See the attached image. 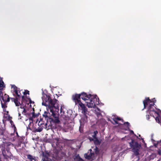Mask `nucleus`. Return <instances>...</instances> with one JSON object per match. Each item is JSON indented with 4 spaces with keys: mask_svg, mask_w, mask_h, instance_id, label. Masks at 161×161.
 Listing matches in <instances>:
<instances>
[{
    "mask_svg": "<svg viewBox=\"0 0 161 161\" xmlns=\"http://www.w3.org/2000/svg\"><path fill=\"white\" fill-rule=\"evenodd\" d=\"M92 96L91 94H87L86 93L82 92L80 94H75L72 96V99L75 104H78L81 108L82 113L84 116H86L87 109L85 105L80 100V98L86 102L88 99H90Z\"/></svg>",
    "mask_w": 161,
    "mask_h": 161,
    "instance_id": "obj_1",
    "label": "nucleus"
},
{
    "mask_svg": "<svg viewBox=\"0 0 161 161\" xmlns=\"http://www.w3.org/2000/svg\"><path fill=\"white\" fill-rule=\"evenodd\" d=\"M42 104L43 105L46 106L49 105L48 110H50L51 108L54 109L56 108L57 106H59L58 103V101L56 99H54L52 100L50 96L46 94H43L42 97Z\"/></svg>",
    "mask_w": 161,
    "mask_h": 161,
    "instance_id": "obj_2",
    "label": "nucleus"
},
{
    "mask_svg": "<svg viewBox=\"0 0 161 161\" xmlns=\"http://www.w3.org/2000/svg\"><path fill=\"white\" fill-rule=\"evenodd\" d=\"M59 106H57L56 108L53 109L51 108L50 112L51 113V117L50 118L49 121L51 124L52 123L58 124L60 122L59 119L58 111Z\"/></svg>",
    "mask_w": 161,
    "mask_h": 161,
    "instance_id": "obj_3",
    "label": "nucleus"
},
{
    "mask_svg": "<svg viewBox=\"0 0 161 161\" xmlns=\"http://www.w3.org/2000/svg\"><path fill=\"white\" fill-rule=\"evenodd\" d=\"M129 144L132 148V151L135 155L137 156L139 154V150L141 147L140 144H138V142H135L134 140L132 139Z\"/></svg>",
    "mask_w": 161,
    "mask_h": 161,
    "instance_id": "obj_4",
    "label": "nucleus"
},
{
    "mask_svg": "<svg viewBox=\"0 0 161 161\" xmlns=\"http://www.w3.org/2000/svg\"><path fill=\"white\" fill-rule=\"evenodd\" d=\"M6 97H7V99H4L3 97H2V100L3 101V102H4V103H3L2 102H1V106L2 108L3 109V111L4 112H6V108H7V104L6 103V102H9L10 101V98L9 97L8 95H6Z\"/></svg>",
    "mask_w": 161,
    "mask_h": 161,
    "instance_id": "obj_5",
    "label": "nucleus"
},
{
    "mask_svg": "<svg viewBox=\"0 0 161 161\" xmlns=\"http://www.w3.org/2000/svg\"><path fill=\"white\" fill-rule=\"evenodd\" d=\"M153 101L155 102V103L156 102V100L154 98L152 100H151L149 99V97H146L145 100H144L143 101L144 107V108H145L147 106L148 103H149L150 104V103H152V104H153Z\"/></svg>",
    "mask_w": 161,
    "mask_h": 161,
    "instance_id": "obj_6",
    "label": "nucleus"
},
{
    "mask_svg": "<svg viewBox=\"0 0 161 161\" xmlns=\"http://www.w3.org/2000/svg\"><path fill=\"white\" fill-rule=\"evenodd\" d=\"M73 128L72 126L69 123H65L63 127V130L65 132L69 131V130H71Z\"/></svg>",
    "mask_w": 161,
    "mask_h": 161,
    "instance_id": "obj_7",
    "label": "nucleus"
},
{
    "mask_svg": "<svg viewBox=\"0 0 161 161\" xmlns=\"http://www.w3.org/2000/svg\"><path fill=\"white\" fill-rule=\"evenodd\" d=\"M86 105L88 108H93L95 106L94 102L93 101L92 98L90 97V99H88L87 101H86Z\"/></svg>",
    "mask_w": 161,
    "mask_h": 161,
    "instance_id": "obj_8",
    "label": "nucleus"
},
{
    "mask_svg": "<svg viewBox=\"0 0 161 161\" xmlns=\"http://www.w3.org/2000/svg\"><path fill=\"white\" fill-rule=\"evenodd\" d=\"M44 125V124L42 123V122H41L40 121H39L38 123V125L39 126L38 128H35L34 129V131L36 132H40L43 130V126Z\"/></svg>",
    "mask_w": 161,
    "mask_h": 161,
    "instance_id": "obj_9",
    "label": "nucleus"
},
{
    "mask_svg": "<svg viewBox=\"0 0 161 161\" xmlns=\"http://www.w3.org/2000/svg\"><path fill=\"white\" fill-rule=\"evenodd\" d=\"M153 104H150L148 107V111L149 112L150 114V112H154L155 113L158 114L155 110V109L154 108L155 102H153ZM151 115V114H150Z\"/></svg>",
    "mask_w": 161,
    "mask_h": 161,
    "instance_id": "obj_10",
    "label": "nucleus"
},
{
    "mask_svg": "<svg viewBox=\"0 0 161 161\" xmlns=\"http://www.w3.org/2000/svg\"><path fill=\"white\" fill-rule=\"evenodd\" d=\"M43 115L45 118V120H46L47 122H48V120L50 119V118L52 116L50 113L47 112H45Z\"/></svg>",
    "mask_w": 161,
    "mask_h": 161,
    "instance_id": "obj_11",
    "label": "nucleus"
},
{
    "mask_svg": "<svg viewBox=\"0 0 161 161\" xmlns=\"http://www.w3.org/2000/svg\"><path fill=\"white\" fill-rule=\"evenodd\" d=\"M12 88H13L15 94L17 95V97L19 98L21 97V94L20 93V94H19L18 92V91L19 90H18V88L14 85L12 86Z\"/></svg>",
    "mask_w": 161,
    "mask_h": 161,
    "instance_id": "obj_12",
    "label": "nucleus"
},
{
    "mask_svg": "<svg viewBox=\"0 0 161 161\" xmlns=\"http://www.w3.org/2000/svg\"><path fill=\"white\" fill-rule=\"evenodd\" d=\"M27 159L30 161H37L36 157L33 156L31 154L27 155Z\"/></svg>",
    "mask_w": 161,
    "mask_h": 161,
    "instance_id": "obj_13",
    "label": "nucleus"
},
{
    "mask_svg": "<svg viewBox=\"0 0 161 161\" xmlns=\"http://www.w3.org/2000/svg\"><path fill=\"white\" fill-rule=\"evenodd\" d=\"M11 99L12 101H14L16 106H19L20 104V103L18 101V99L17 97H16L15 98H11Z\"/></svg>",
    "mask_w": 161,
    "mask_h": 161,
    "instance_id": "obj_14",
    "label": "nucleus"
},
{
    "mask_svg": "<svg viewBox=\"0 0 161 161\" xmlns=\"http://www.w3.org/2000/svg\"><path fill=\"white\" fill-rule=\"evenodd\" d=\"M94 153H91L89 155L86 153L85 154L84 156L88 160H91L92 158V155H94Z\"/></svg>",
    "mask_w": 161,
    "mask_h": 161,
    "instance_id": "obj_15",
    "label": "nucleus"
},
{
    "mask_svg": "<svg viewBox=\"0 0 161 161\" xmlns=\"http://www.w3.org/2000/svg\"><path fill=\"white\" fill-rule=\"evenodd\" d=\"M38 115L37 114H35V113L34 112H33L32 113V116H31V117H30L29 118V120L30 121H31L32 122H33V121L34 118H36L37 117H38Z\"/></svg>",
    "mask_w": 161,
    "mask_h": 161,
    "instance_id": "obj_16",
    "label": "nucleus"
},
{
    "mask_svg": "<svg viewBox=\"0 0 161 161\" xmlns=\"http://www.w3.org/2000/svg\"><path fill=\"white\" fill-rule=\"evenodd\" d=\"M2 153L3 157L7 159L9 157L8 155L7 154L6 151L4 149H2Z\"/></svg>",
    "mask_w": 161,
    "mask_h": 161,
    "instance_id": "obj_17",
    "label": "nucleus"
},
{
    "mask_svg": "<svg viewBox=\"0 0 161 161\" xmlns=\"http://www.w3.org/2000/svg\"><path fill=\"white\" fill-rule=\"evenodd\" d=\"M18 112H19V111H20V113H21L23 114L24 115L26 113L27 111L26 109H25V108H23L22 109H19V108H18Z\"/></svg>",
    "mask_w": 161,
    "mask_h": 161,
    "instance_id": "obj_18",
    "label": "nucleus"
},
{
    "mask_svg": "<svg viewBox=\"0 0 161 161\" xmlns=\"http://www.w3.org/2000/svg\"><path fill=\"white\" fill-rule=\"evenodd\" d=\"M27 101L26 99V97L24 96H22V100L21 103H22V104H26L27 103Z\"/></svg>",
    "mask_w": 161,
    "mask_h": 161,
    "instance_id": "obj_19",
    "label": "nucleus"
},
{
    "mask_svg": "<svg viewBox=\"0 0 161 161\" xmlns=\"http://www.w3.org/2000/svg\"><path fill=\"white\" fill-rule=\"evenodd\" d=\"M83 127H84L83 125L82 124V122H80V126L79 128V130L80 132L81 133H83Z\"/></svg>",
    "mask_w": 161,
    "mask_h": 161,
    "instance_id": "obj_20",
    "label": "nucleus"
},
{
    "mask_svg": "<svg viewBox=\"0 0 161 161\" xmlns=\"http://www.w3.org/2000/svg\"><path fill=\"white\" fill-rule=\"evenodd\" d=\"M64 108V105L61 106L60 109V114L61 115H64V110L63 109Z\"/></svg>",
    "mask_w": 161,
    "mask_h": 161,
    "instance_id": "obj_21",
    "label": "nucleus"
},
{
    "mask_svg": "<svg viewBox=\"0 0 161 161\" xmlns=\"http://www.w3.org/2000/svg\"><path fill=\"white\" fill-rule=\"evenodd\" d=\"M5 86L4 85V83L2 79L1 78L0 80V88H3V87H5Z\"/></svg>",
    "mask_w": 161,
    "mask_h": 161,
    "instance_id": "obj_22",
    "label": "nucleus"
},
{
    "mask_svg": "<svg viewBox=\"0 0 161 161\" xmlns=\"http://www.w3.org/2000/svg\"><path fill=\"white\" fill-rule=\"evenodd\" d=\"M32 113H26L25 114H24L25 115H26V116L29 118H29L30 117H31L32 115Z\"/></svg>",
    "mask_w": 161,
    "mask_h": 161,
    "instance_id": "obj_23",
    "label": "nucleus"
},
{
    "mask_svg": "<svg viewBox=\"0 0 161 161\" xmlns=\"http://www.w3.org/2000/svg\"><path fill=\"white\" fill-rule=\"evenodd\" d=\"M114 120H121L122 122H124V120L123 119H121L120 118L117 117H114Z\"/></svg>",
    "mask_w": 161,
    "mask_h": 161,
    "instance_id": "obj_24",
    "label": "nucleus"
},
{
    "mask_svg": "<svg viewBox=\"0 0 161 161\" xmlns=\"http://www.w3.org/2000/svg\"><path fill=\"white\" fill-rule=\"evenodd\" d=\"M76 157V158L78 160V161H84L83 159L80 158L79 154L77 155Z\"/></svg>",
    "mask_w": 161,
    "mask_h": 161,
    "instance_id": "obj_25",
    "label": "nucleus"
},
{
    "mask_svg": "<svg viewBox=\"0 0 161 161\" xmlns=\"http://www.w3.org/2000/svg\"><path fill=\"white\" fill-rule=\"evenodd\" d=\"M98 133V132L97 131H94V134L92 136V137L94 139H97V134Z\"/></svg>",
    "mask_w": 161,
    "mask_h": 161,
    "instance_id": "obj_26",
    "label": "nucleus"
},
{
    "mask_svg": "<svg viewBox=\"0 0 161 161\" xmlns=\"http://www.w3.org/2000/svg\"><path fill=\"white\" fill-rule=\"evenodd\" d=\"M23 94L24 95L26 94H29V91L27 90H25L24 92H23Z\"/></svg>",
    "mask_w": 161,
    "mask_h": 161,
    "instance_id": "obj_27",
    "label": "nucleus"
},
{
    "mask_svg": "<svg viewBox=\"0 0 161 161\" xmlns=\"http://www.w3.org/2000/svg\"><path fill=\"white\" fill-rule=\"evenodd\" d=\"M25 104H22V103L20 104V106L19 108V109H22L23 108H26V106H23V105H25Z\"/></svg>",
    "mask_w": 161,
    "mask_h": 161,
    "instance_id": "obj_28",
    "label": "nucleus"
},
{
    "mask_svg": "<svg viewBox=\"0 0 161 161\" xmlns=\"http://www.w3.org/2000/svg\"><path fill=\"white\" fill-rule=\"evenodd\" d=\"M124 124H126L127 125V128L128 129H129L130 123L128 122H125L124 123Z\"/></svg>",
    "mask_w": 161,
    "mask_h": 161,
    "instance_id": "obj_29",
    "label": "nucleus"
},
{
    "mask_svg": "<svg viewBox=\"0 0 161 161\" xmlns=\"http://www.w3.org/2000/svg\"><path fill=\"white\" fill-rule=\"evenodd\" d=\"M94 150H95L96 154H97L99 153L98 148L97 147H96V148L94 149Z\"/></svg>",
    "mask_w": 161,
    "mask_h": 161,
    "instance_id": "obj_30",
    "label": "nucleus"
},
{
    "mask_svg": "<svg viewBox=\"0 0 161 161\" xmlns=\"http://www.w3.org/2000/svg\"><path fill=\"white\" fill-rule=\"evenodd\" d=\"M18 115H19V119H21L23 117H22L21 116V113H20V111H19V112H18Z\"/></svg>",
    "mask_w": 161,
    "mask_h": 161,
    "instance_id": "obj_31",
    "label": "nucleus"
},
{
    "mask_svg": "<svg viewBox=\"0 0 161 161\" xmlns=\"http://www.w3.org/2000/svg\"><path fill=\"white\" fill-rule=\"evenodd\" d=\"M158 153L159 155H161V150L160 149H159L158 150Z\"/></svg>",
    "mask_w": 161,
    "mask_h": 161,
    "instance_id": "obj_32",
    "label": "nucleus"
},
{
    "mask_svg": "<svg viewBox=\"0 0 161 161\" xmlns=\"http://www.w3.org/2000/svg\"><path fill=\"white\" fill-rule=\"evenodd\" d=\"M113 119L115 122V124H119V123L117 121V120H114V118H113Z\"/></svg>",
    "mask_w": 161,
    "mask_h": 161,
    "instance_id": "obj_33",
    "label": "nucleus"
},
{
    "mask_svg": "<svg viewBox=\"0 0 161 161\" xmlns=\"http://www.w3.org/2000/svg\"><path fill=\"white\" fill-rule=\"evenodd\" d=\"M155 120L157 121V120L158 121V122L159 123L160 122V120H159V118L158 117H157L155 118Z\"/></svg>",
    "mask_w": 161,
    "mask_h": 161,
    "instance_id": "obj_34",
    "label": "nucleus"
},
{
    "mask_svg": "<svg viewBox=\"0 0 161 161\" xmlns=\"http://www.w3.org/2000/svg\"><path fill=\"white\" fill-rule=\"evenodd\" d=\"M15 133L16 135V136L18 137V138H19V137L22 138V137L21 136H20L19 135L18 132L17 131L15 132Z\"/></svg>",
    "mask_w": 161,
    "mask_h": 161,
    "instance_id": "obj_35",
    "label": "nucleus"
},
{
    "mask_svg": "<svg viewBox=\"0 0 161 161\" xmlns=\"http://www.w3.org/2000/svg\"><path fill=\"white\" fill-rule=\"evenodd\" d=\"M29 100V103L30 104H31L32 103V101L30 98H27Z\"/></svg>",
    "mask_w": 161,
    "mask_h": 161,
    "instance_id": "obj_36",
    "label": "nucleus"
},
{
    "mask_svg": "<svg viewBox=\"0 0 161 161\" xmlns=\"http://www.w3.org/2000/svg\"><path fill=\"white\" fill-rule=\"evenodd\" d=\"M7 151L8 154L9 155L10 154H11V153L10 152L9 150H7Z\"/></svg>",
    "mask_w": 161,
    "mask_h": 161,
    "instance_id": "obj_37",
    "label": "nucleus"
},
{
    "mask_svg": "<svg viewBox=\"0 0 161 161\" xmlns=\"http://www.w3.org/2000/svg\"><path fill=\"white\" fill-rule=\"evenodd\" d=\"M130 134H134V131L133 130H130Z\"/></svg>",
    "mask_w": 161,
    "mask_h": 161,
    "instance_id": "obj_38",
    "label": "nucleus"
},
{
    "mask_svg": "<svg viewBox=\"0 0 161 161\" xmlns=\"http://www.w3.org/2000/svg\"><path fill=\"white\" fill-rule=\"evenodd\" d=\"M14 132L17 131V129H16V127H14Z\"/></svg>",
    "mask_w": 161,
    "mask_h": 161,
    "instance_id": "obj_39",
    "label": "nucleus"
},
{
    "mask_svg": "<svg viewBox=\"0 0 161 161\" xmlns=\"http://www.w3.org/2000/svg\"><path fill=\"white\" fill-rule=\"evenodd\" d=\"M22 137V138H20V137H19V138H18V139L19 140H23V138H24V137H22Z\"/></svg>",
    "mask_w": 161,
    "mask_h": 161,
    "instance_id": "obj_40",
    "label": "nucleus"
},
{
    "mask_svg": "<svg viewBox=\"0 0 161 161\" xmlns=\"http://www.w3.org/2000/svg\"><path fill=\"white\" fill-rule=\"evenodd\" d=\"M10 123L11 125H12L13 124H14L13 122L11 120L10 121Z\"/></svg>",
    "mask_w": 161,
    "mask_h": 161,
    "instance_id": "obj_41",
    "label": "nucleus"
},
{
    "mask_svg": "<svg viewBox=\"0 0 161 161\" xmlns=\"http://www.w3.org/2000/svg\"><path fill=\"white\" fill-rule=\"evenodd\" d=\"M56 140L58 142L59 141V139L58 138H57L56 139Z\"/></svg>",
    "mask_w": 161,
    "mask_h": 161,
    "instance_id": "obj_42",
    "label": "nucleus"
},
{
    "mask_svg": "<svg viewBox=\"0 0 161 161\" xmlns=\"http://www.w3.org/2000/svg\"><path fill=\"white\" fill-rule=\"evenodd\" d=\"M19 92H18V93H19V94H20V93H20V91H19Z\"/></svg>",
    "mask_w": 161,
    "mask_h": 161,
    "instance_id": "obj_43",
    "label": "nucleus"
},
{
    "mask_svg": "<svg viewBox=\"0 0 161 161\" xmlns=\"http://www.w3.org/2000/svg\"><path fill=\"white\" fill-rule=\"evenodd\" d=\"M13 127H14H14H15V125L14 124H13Z\"/></svg>",
    "mask_w": 161,
    "mask_h": 161,
    "instance_id": "obj_44",
    "label": "nucleus"
},
{
    "mask_svg": "<svg viewBox=\"0 0 161 161\" xmlns=\"http://www.w3.org/2000/svg\"><path fill=\"white\" fill-rule=\"evenodd\" d=\"M149 116V115H146V116H147V117H148V116Z\"/></svg>",
    "mask_w": 161,
    "mask_h": 161,
    "instance_id": "obj_45",
    "label": "nucleus"
},
{
    "mask_svg": "<svg viewBox=\"0 0 161 161\" xmlns=\"http://www.w3.org/2000/svg\"><path fill=\"white\" fill-rule=\"evenodd\" d=\"M149 116V115H146V116H147V117H148V116Z\"/></svg>",
    "mask_w": 161,
    "mask_h": 161,
    "instance_id": "obj_46",
    "label": "nucleus"
},
{
    "mask_svg": "<svg viewBox=\"0 0 161 161\" xmlns=\"http://www.w3.org/2000/svg\"><path fill=\"white\" fill-rule=\"evenodd\" d=\"M139 136H140V135H139Z\"/></svg>",
    "mask_w": 161,
    "mask_h": 161,
    "instance_id": "obj_47",
    "label": "nucleus"
},
{
    "mask_svg": "<svg viewBox=\"0 0 161 161\" xmlns=\"http://www.w3.org/2000/svg\"><path fill=\"white\" fill-rule=\"evenodd\" d=\"M160 161V160H158V161Z\"/></svg>",
    "mask_w": 161,
    "mask_h": 161,
    "instance_id": "obj_48",
    "label": "nucleus"
}]
</instances>
